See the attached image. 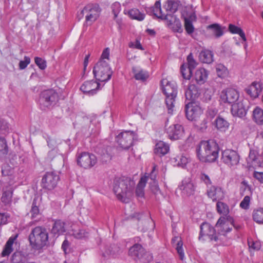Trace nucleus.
<instances>
[{
    "label": "nucleus",
    "mask_w": 263,
    "mask_h": 263,
    "mask_svg": "<svg viewBox=\"0 0 263 263\" xmlns=\"http://www.w3.org/2000/svg\"><path fill=\"white\" fill-rule=\"evenodd\" d=\"M135 185V182L130 178H116L114 181L113 190L118 199L126 202V200L132 196Z\"/></svg>",
    "instance_id": "f257e3e1"
},
{
    "label": "nucleus",
    "mask_w": 263,
    "mask_h": 263,
    "mask_svg": "<svg viewBox=\"0 0 263 263\" xmlns=\"http://www.w3.org/2000/svg\"><path fill=\"white\" fill-rule=\"evenodd\" d=\"M161 85L163 92L165 95V103L168 112L172 114L175 106V98L177 94L176 84L173 81L163 79L161 81Z\"/></svg>",
    "instance_id": "f03ea898"
},
{
    "label": "nucleus",
    "mask_w": 263,
    "mask_h": 263,
    "mask_svg": "<svg viewBox=\"0 0 263 263\" xmlns=\"http://www.w3.org/2000/svg\"><path fill=\"white\" fill-rule=\"evenodd\" d=\"M200 232L199 236V240L210 241L215 243V245H221L224 241V234L216 233L212 226L208 222H203L200 227Z\"/></svg>",
    "instance_id": "7ed1b4c3"
},
{
    "label": "nucleus",
    "mask_w": 263,
    "mask_h": 263,
    "mask_svg": "<svg viewBox=\"0 0 263 263\" xmlns=\"http://www.w3.org/2000/svg\"><path fill=\"white\" fill-rule=\"evenodd\" d=\"M29 240L33 248L41 249L48 243V234L46 229L42 227H36L29 234Z\"/></svg>",
    "instance_id": "20e7f679"
},
{
    "label": "nucleus",
    "mask_w": 263,
    "mask_h": 263,
    "mask_svg": "<svg viewBox=\"0 0 263 263\" xmlns=\"http://www.w3.org/2000/svg\"><path fill=\"white\" fill-rule=\"evenodd\" d=\"M101 12V9L98 4L90 3L83 8L78 17L81 19L84 16L86 23L91 25L99 17Z\"/></svg>",
    "instance_id": "39448f33"
},
{
    "label": "nucleus",
    "mask_w": 263,
    "mask_h": 263,
    "mask_svg": "<svg viewBox=\"0 0 263 263\" xmlns=\"http://www.w3.org/2000/svg\"><path fill=\"white\" fill-rule=\"evenodd\" d=\"M112 71L107 62L100 60L93 69V73L96 80L100 82L108 81L111 78Z\"/></svg>",
    "instance_id": "423d86ee"
},
{
    "label": "nucleus",
    "mask_w": 263,
    "mask_h": 263,
    "mask_svg": "<svg viewBox=\"0 0 263 263\" xmlns=\"http://www.w3.org/2000/svg\"><path fill=\"white\" fill-rule=\"evenodd\" d=\"M58 100V95L53 89L43 91L39 99V103L42 109L49 107L55 104Z\"/></svg>",
    "instance_id": "0eeeda50"
},
{
    "label": "nucleus",
    "mask_w": 263,
    "mask_h": 263,
    "mask_svg": "<svg viewBox=\"0 0 263 263\" xmlns=\"http://www.w3.org/2000/svg\"><path fill=\"white\" fill-rule=\"evenodd\" d=\"M60 180L58 175L53 172L46 173L41 180V186L48 191L53 190L57 185Z\"/></svg>",
    "instance_id": "6e6552de"
},
{
    "label": "nucleus",
    "mask_w": 263,
    "mask_h": 263,
    "mask_svg": "<svg viewBox=\"0 0 263 263\" xmlns=\"http://www.w3.org/2000/svg\"><path fill=\"white\" fill-rule=\"evenodd\" d=\"M136 137L134 132L125 131L121 133L116 137V141L121 147L127 149L133 145Z\"/></svg>",
    "instance_id": "1a4fd4ad"
},
{
    "label": "nucleus",
    "mask_w": 263,
    "mask_h": 263,
    "mask_svg": "<svg viewBox=\"0 0 263 263\" xmlns=\"http://www.w3.org/2000/svg\"><path fill=\"white\" fill-rule=\"evenodd\" d=\"M221 160L229 167L234 168L239 163L240 156L235 151L226 149L222 152Z\"/></svg>",
    "instance_id": "9d476101"
},
{
    "label": "nucleus",
    "mask_w": 263,
    "mask_h": 263,
    "mask_svg": "<svg viewBox=\"0 0 263 263\" xmlns=\"http://www.w3.org/2000/svg\"><path fill=\"white\" fill-rule=\"evenodd\" d=\"M202 113L203 111L197 103L190 102L186 104L185 114L188 120L196 121Z\"/></svg>",
    "instance_id": "9b49d317"
},
{
    "label": "nucleus",
    "mask_w": 263,
    "mask_h": 263,
    "mask_svg": "<svg viewBox=\"0 0 263 263\" xmlns=\"http://www.w3.org/2000/svg\"><path fill=\"white\" fill-rule=\"evenodd\" d=\"M97 162L96 156L88 153H82L77 159L78 165L84 168H89L93 166Z\"/></svg>",
    "instance_id": "f8f14e48"
},
{
    "label": "nucleus",
    "mask_w": 263,
    "mask_h": 263,
    "mask_svg": "<svg viewBox=\"0 0 263 263\" xmlns=\"http://www.w3.org/2000/svg\"><path fill=\"white\" fill-rule=\"evenodd\" d=\"M165 130L168 138L172 140L181 139L184 135L183 128L180 124H173L168 126L166 123Z\"/></svg>",
    "instance_id": "ddd939ff"
},
{
    "label": "nucleus",
    "mask_w": 263,
    "mask_h": 263,
    "mask_svg": "<svg viewBox=\"0 0 263 263\" xmlns=\"http://www.w3.org/2000/svg\"><path fill=\"white\" fill-rule=\"evenodd\" d=\"M187 67L183 64L180 68L181 72L184 79L189 80L192 74L193 70L196 67L197 63L194 59L192 53H190L187 57Z\"/></svg>",
    "instance_id": "4468645a"
},
{
    "label": "nucleus",
    "mask_w": 263,
    "mask_h": 263,
    "mask_svg": "<svg viewBox=\"0 0 263 263\" xmlns=\"http://www.w3.org/2000/svg\"><path fill=\"white\" fill-rule=\"evenodd\" d=\"M239 94L233 88L223 90L220 93V99L224 103L233 104L239 100Z\"/></svg>",
    "instance_id": "2eb2a0df"
},
{
    "label": "nucleus",
    "mask_w": 263,
    "mask_h": 263,
    "mask_svg": "<svg viewBox=\"0 0 263 263\" xmlns=\"http://www.w3.org/2000/svg\"><path fill=\"white\" fill-rule=\"evenodd\" d=\"M246 102V101L239 100L232 104L231 110L232 115L240 118L245 116L248 109L245 105Z\"/></svg>",
    "instance_id": "dca6fc26"
},
{
    "label": "nucleus",
    "mask_w": 263,
    "mask_h": 263,
    "mask_svg": "<svg viewBox=\"0 0 263 263\" xmlns=\"http://www.w3.org/2000/svg\"><path fill=\"white\" fill-rule=\"evenodd\" d=\"M219 147L213 141H209L205 162H214L218 158Z\"/></svg>",
    "instance_id": "f3484780"
},
{
    "label": "nucleus",
    "mask_w": 263,
    "mask_h": 263,
    "mask_svg": "<svg viewBox=\"0 0 263 263\" xmlns=\"http://www.w3.org/2000/svg\"><path fill=\"white\" fill-rule=\"evenodd\" d=\"M100 89V84L96 81H85L81 86V90L84 93L89 95L95 94Z\"/></svg>",
    "instance_id": "a211bd4d"
},
{
    "label": "nucleus",
    "mask_w": 263,
    "mask_h": 263,
    "mask_svg": "<svg viewBox=\"0 0 263 263\" xmlns=\"http://www.w3.org/2000/svg\"><path fill=\"white\" fill-rule=\"evenodd\" d=\"M179 187L185 196H191L194 194L195 191V186L190 178H184Z\"/></svg>",
    "instance_id": "6ab92c4d"
},
{
    "label": "nucleus",
    "mask_w": 263,
    "mask_h": 263,
    "mask_svg": "<svg viewBox=\"0 0 263 263\" xmlns=\"http://www.w3.org/2000/svg\"><path fill=\"white\" fill-rule=\"evenodd\" d=\"M146 12L149 15H153L158 18L166 20L168 13L163 12L161 8V4L159 1L156 2L154 6L147 8Z\"/></svg>",
    "instance_id": "aec40b11"
},
{
    "label": "nucleus",
    "mask_w": 263,
    "mask_h": 263,
    "mask_svg": "<svg viewBox=\"0 0 263 263\" xmlns=\"http://www.w3.org/2000/svg\"><path fill=\"white\" fill-rule=\"evenodd\" d=\"M208 196L213 201L222 200L224 196L220 187L211 185L207 190Z\"/></svg>",
    "instance_id": "412c9836"
},
{
    "label": "nucleus",
    "mask_w": 263,
    "mask_h": 263,
    "mask_svg": "<svg viewBox=\"0 0 263 263\" xmlns=\"http://www.w3.org/2000/svg\"><path fill=\"white\" fill-rule=\"evenodd\" d=\"M230 221L228 220L225 217H221L217 221L216 224V227L218 228V233L220 234H223L224 237V240L226 238V233L229 232L232 230V228H230L228 226V222ZM232 221L231 222L232 223Z\"/></svg>",
    "instance_id": "4be33fe9"
},
{
    "label": "nucleus",
    "mask_w": 263,
    "mask_h": 263,
    "mask_svg": "<svg viewBox=\"0 0 263 263\" xmlns=\"http://www.w3.org/2000/svg\"><path fill=\"white\" fill-rule=\"evenodd\" d=\"M209 141H201L196 147L197 156L200 161L205 162Z\"/></svg>",
    "instance_id": "5701e85b"
},
{
    "label": "nucleus",
    "mask_w": 263,
    "mask_h": 263,
    "mask_svg": "<svg viewBox=\"0 0 263 263\" xmlns=\"http://www.w3.org/2000/svg\"><path fill=\"white\" fill-rule=\"evenodd\" d=\"M262 91L261 84L259 82H253L246 89V92L252 98H257Z\"/></svg>",
    "instance_id": "b1692460"
},
{
    "label": "nucleus",
    "mask_w": 263,
    "mask_h": 263,
    "mask_svg": "<svg viewBox=\"0 0 263 263\" xmlns=\"http://www.w3.org/2000/svg\"><path fill=\"white\" fill-rule=\"evenodd\" d=\"M248 167L250 168H256L260 166V161L258 159V155L256 151L250 150L249 156L247 158Z\"/></svg>",
    "instance_id": "393cba45"
},
{
    "label": "nucleus",
    "mask_w": 263,
    "mask_h": 263,
    "mask_svg": "<svg viewBox=\"0 0 263 263\" xmlns=\"http://www.w3.org/2000/svg\"><path fill=\"white\" fill-rule=\"evenodd\" d=\"M199 90L194 84H190L185 93L186 99L190 102H194V101L199 97Z\"/></svg>",
    "instance_id": "a878e982"
},
{
    "label": "nucleus",
    "mask_w": 263,
    "mask_h": 263,
    "mask_svg": "<svg viewBox=\"0 0 263 263\" xmlns=\"http://www.w3.org/2000/svg\"><path fill=\"white\" fill-rule=\"evenodd\" d=\"M172 242L174 246H176V250H177L180 259L183 260L185 258V255L182 247L183 242L181 238L178 236L174 237L172 238Z\"/></svg>",
    "instance_id": "bb28decb"
},
{
    "label": "nucleus",
    "mask_w": 263,
    "mask_h": 263,
    "mask_svg": "<svg viewBox=\"0 0 263 263\" xmlns=\"http://www.w3.org/2000/svg\"><path fill=\"white\" fill-rule=\"evenodd\" d=\"M180 5V2L178 0H168L164 5V7L166 9V13L168 15L176 12Z\"/></svg>",
    "instance_id": "cd10ccee"
},
{
    "label": "nucleus",
    "mask_w": 263,
    "mask_h": 263,
    "mask_svg": "<svg viewBox=\"0 0 263 263\" xmlns=\"http://www.w3.org/2000/svg\"><path fill=\"white\" fill-rule=\"evenodd\" d=\"M216 208L217 212L219 214L222 215L223 217L225 216L228 220H229L230 222L232 221V218L229 215L230 212L229 208L227 204L222 202L218 201L216 204Z\"/></svg>",
    "instance_id": "c85d7f7f"
},
{
    "label": "nucleus",
    "mask_w": 263,
    "mask_h": 263,
    "mask_svg": "<svg viewBox=\"0 0 263 263\" xmlns=\"http://www.w3.org/2000/svg\"><path fill=\"white\" fill-rule=\"evenodd\" d=\"M17 236L18 235L16 234L11 236L9 238L2 252V256L3 257L8 256L12 252V246L13 243L15 242Z\"/></svg>",
    "instance_id": "c756f323"
},
{
    "label": "nucleus",
    "mask_w": 263,
    "mask_h": 263,
    "mask_svg": "<svg viewBox=\"0 0 263 263\" xmlns=\"http://www.w3.org/2000/svg\"><path fill=\"white\" fill-rule=\"evenodd\" d=\"M207 71L202 68L198 69L195 73V79L199 84H203L208 78Z\"/></svg>",
    "instance_id": "7c9ffc66"
},
{
    "label": "nucleus",
    "mask_w": 263,
    "mask_h": 263,
    "mask_svg": "<svg viewBox=\"0 0 263 263\" xmlns=\"http://www.w3.org/2000/svg\"><path fill=\"white\" fill-rule=\"evenodd\" d=\"M143 251L144 248L140 245L136 244L130 248L129 254L134 259L138 260Z\"/></svg>",
    "instance_id": "2f4dec72"
},
{
    "label": "nucleus",
    "mask_w": 263,
    "mask_h": 263,
    "mask_svg": "<svg viewBox=\"0 0 263 263\" xmlns=\"http://www.w3.org/2000/svg\"><path fill=\"white\" fill-rule=\"evenodd\" d=\"M125 14H128V16L132 18L138 20L139 21H143L145 17V14L140 12L138 9L133 8L129 10H124Z\"/></svg>",
    "instance_id": "473e14b6"
},
{
    "label": "nucleus",
    "mask_w": 263,
    "mask_h": 263,
    "mask_svg": "<svg viewBox=\"0 0 263 263\" xmlns=\"http://www.w3.org/2000/svg\"><path fill=\"white\" fill-rule=\"evenodd\" d=\"M169 149L168 144L160 141L156 144L155 153L156 154L163 156L168 153Z\"/></svg>",
    "instance_id": "72a5a7b5"
},
{
    "label": "nucleus",
    "mask_w": 263,
    "mask_h": 263,
    "mask_svg": "<svg viewBox=\"0 0 263 263\" xmlns=\"http://www.w3.org/2000/svg\"><path fill=\"white\" fill-rule=\"evenodd\" d=\"M100 159L103 163H107L109 162L112 158V148L110 146H107L102 150L100 153Z\"/></svg>",
    "instance_id": "f704fd0d"
},
{
    "label": "nucleus",
    "mask_w": 263,
    "mask_h": 263,
    "mask_svg": "<svg viewBox=\"0 0 263 263\" xmlns=\"http://www.w3.org/2000/svg\"><path fill=\"white\" fill-rule=\"evenodd\" d=\"M133 72L134 73L135 79L137 80L143 81L146 80L148 77V74L146 71L138 67H134L133 68Z\"/></svg>",
    "instance_id": "c9c22d12"
},
{
    "label": "nucleus",
    "mask_w": 263,
    "mask_h": 263,
    "mask_svg": "<svg viewBox=\"0 0 263 263\" xmlns=\"http://www.w3.org/2000/svg\"><path fill=\"white\" fill-rule=\"evenodd\" d=\"M65 223L61 220H57L54 222L51 230V233L58 235L63 234L65 231Z\"/></svg>",
    "instance_id": "e433bc0d"
},
{
    "label": "nucleus",
    "mask_w": 263,
    "mask_h": 263,
    "mask_svg": "<svg viewBox=\"0 0 263 263\" xmlns=\"http://www.w3.org/2000/svg\"><path fill=\"white\" fill-rule=\"evenodd\" d=\"M199 59L202 63L209 64L213 62L212 52L208 50L202 51L199 54Z\"/></svg>",
    "instance_id": "4c0bfd02"
},
{
    "label": "nucleus",
    "mask_w": 263,
    "mask_h": 263,
    "mask_svg": "<svg viewBox=\"0 0 263 263\" xmlns=\"http://www.w3.org/2000/svg\"><path fill=\"white\" fill-rule=\"evenodd\" d=\"M147 181V176H144L141 178L136 189V194L139 197H143L144 195V188Z\"/></svg>",
    "instance_id": "58836bf2"
},
{
    "label": "nucleus",
    "mask_w": 263,
    "mask_h": 263,
    "mask_svg": "<svg viewBox=\"0 0 263 263\" xmlns=\"http://www.w3.org/2000/svg\"><path fill=\"white\" fill-rule=\"evenodd\" d=\"M253 220L258 224H263V208L254 209L252 212Z\"/></svg>",
    "instance_id": "ea45409f"
},
{
    "label": "nucleus",
    "mask_w": 263,
    "mask_h": 263,
    "mask_svg": "<svg viewBox=\"0 0 263 263\" xmlns=\"http://www.w3.org/2000/svg\"><path fill=\"white\" fill-rule=\"evenodd\" d=\"M253 117L257 124H263V110L262 109L256 107L253 110Z\"/></svg>",
    "instance_id": "a19ab883"
},
{
    "label": "nucleus",
    "mask_w": 263,
    "mask_h": 263,
    "mask_svg": "<svg viewBox=\"0 0 263 263\" xmlns=\"http://www.w3.org/2000/svg\"><path fill=\"white\" fill-rule=\"evenodd\" d=\"M216 127L221 130L225 131L228 128L229 123L224 119L221 117H218L215 121Z\"/></svg>",
    "instance_id": "79ce46f5"
},
{
    "label": "nucleus",
    "mask_w": 263,
    "mask_h": 263,
    "mask_svg": "<svg viewBox=\"0 0 263 263\" xmlns=\"http://www.w3.org/2000/svg\"><path fill=\"white\" fill-rule=\"evenodd\" d=\"M12 197V190L10 187L3 192L1 200L5 204H8L11 203Z\"/></svg>",
    "instance_id": "37998d69"
},
{
    "label": "nucleus",
    "mask_w": 263,
    "mask_h": 263,
    "mask_svg": "<svg viewBox=\"0 0 263 263\" xmlns=\"http://www.w3.org/2000/svg\"><path fill=\"white\" fill-rule=\"evenodd\" d=\"M229 29L231 33L239 34L243 41H246L247 39L245 33L240 28L234 25L230 24Z\"/></svg>",
    "instance_id": "c03bdc74"
},
{
    "label": "nucleus",
    "mask_w": 263,
    "mask_h": 263,
    "mask_svg": "<svg viewBox=\"0 0 263 263\" xmlns=\"http://www.w3.org/2000/svg\"><path fill=\"white\" fill-rule=\"evenodd\" d=\"M208 28L212 30L213 33L216 37H219L223 35V30L220 26L217 24L209 25Z\"/></svg>",
    "instance_id": "a18cd8bd"
},
{
    "label": "nucleus",
    "mask_w": 263,
    "mask_h": 263,
    "mask_svg": "<svg viewBox=\"0 0 263 263\" xmlns=\"http://www.w3.org/2000/svg\"><path fill=\"white\" fill-rule=\"evenodd\" d=\"M216 71L219 77L224 78L228 75L227 68L222 64H219L216 66Z\"/></svg>",
    "instance_id": "49530a36"
},
{
    "label": "nucleus",
    "mask_w": 263,
    "mask_h": 263,
    "mask_svg": "<svg viewBox=\"0 0 263 263\" xmlns=\"http://www.w3.org/2000/svg\"><path fill=\"white\" fill-rule=\"evenodd\" d=\"M174 159L175 160L176 165L182 167H184L188 162L187 158L182 155L178 156L174 158Z\"/></svg>",
    "instance_id": "de8ad7c7"
},
{
    "label": "nucleus",
    "mask_w": 263,
    "mask_h": 263,
    "mask_svg": "<svg viewBox=\"0 0 263 263\" xmlns=\"http://www.w3.org/2000/svg\"><path fill=\"white\" fill-rule=\"evenodd\" d=\"M2 173L3 176H11L14 173V169L8 164L5 163L2 166Z\"/></svg>",
    "instance_id": "09e8293b"
},
{
    "label": "nucleus",
    "mask_w": 263,
    "mask_h": 263,
    "mask_svg": "<svg viewBox=\"0 0 263 263\" xmlns=\"http://www.w3.org/2000/svg\"><path fill=\"white\" fill-rule=\"evenodd\" d=\"M8 147L6 140L4 138H0V156H4L7 154Z\"/></svg>",
    "instance_id": "8fccbe9b"
},
{
    "label": "nucleus",
    "mask_w": 263,
    "mask_h": 263,
    "mask_svg": "<svg viewBox=\"0 0 263 263\" xmlns=\"http://www.w3.org/2000/svg\"><path fill=\"white\" fill-rule=\"evenodd\" d=\"M153 259V256L148 252H146L144 249V251L141 253V256L138 260H139L143 263H148L150 262Z\"/></svg>",
    "instance_id": "3c124183"
},
{
    "label": "nucleus",
    "mask_w": 263,
    "mask_h": 263,
    "mask_svg": "<svg viewBox=\"0 0 263 263\" xmlns=\"http://www.w3.org/2000/svg\"><path fill=\"white\" fill-rule=\"evenodd\" d=\"M208 121L206 118H204L200 122L196 123L195 126L197 129L201 132H204L206 130L208 127Z\"/></svg>",
    "instance_id": "603ef678"
},
{
    "label": "nucleus",
    "mask_w": 263,
    "mask_h": 263,
    "mask_svg": "<svg viewBox=\"0 0 263 263\" xmlns=\"http://www.w3.org/2000/svg\"><path fill=\"white\" fill-rule=\"evenodd\" d=\"M72 235L77 239H82L87 237L88 233L84 230H73Z\"/></svg>",
    "instance_id": "864d4df0"
},
{
    "label": "nucleus",
    "mask_w": 263,
    "mask_h": 263,
    "mask_svg": "<svg viewBox=\"0 0 263 263\" xmlns=\"http://www.w3.org/2000/svg\"><path fill=\"white\" fill-rule=\"evenodd\" d=\"M184 20L185 30L188 34L192 33L194 30V28L192 24V22H191V20L186 17H184Z\"/></svg>",
    "instance_id": "5fc2aeb1"
},
{
    "label": "nucleus",
    "mask_w": 263,
    "mask_h": 263,
    "mask_svg": "<svg viewBox=\"0 0 263 263\" xmlns=\"http://www.w3.org/2000/svg\"><path fill=\"white\" fill-rule=\"evenodd\" d=\"M250 200L249 196H246L240 203V207L244 210L248 209L250 206Z\"/></svg>",
    "instance_id": "6e6d98bb"
},
{
    "label": "nucleus",
    "mask_w": 263,
    "mask_h": 263,
    "mask_svg": "<svg viewBox=\"0 0 263 263\" xmlns=\"http://www.w3.org/2000/svg\"><path fill=\"white\" fill-rule=\"evenodd\" d=\"M112 12L114 15V18L118 16V14L121 11V5L118 2H115L111 5Z\"/></svg>",
    "instance_id": "4d7b16f0"
},
{
    "label": "nucleus",
    "mask_w": 263,
    "mask_h": 263,
    "mask_svg": "<svg viewBox=\"0 0 263 263\" xmlns=\"http://www.w3.org/2000/svg\"><path fill=\"white\" fill-rule=\"evenodd\" d=\"M34 61L35 64L41 69L44 70L46 68L47 65L45 60L39 57H35Z\"/></svg>",
    "instance_id": "13d9d810"
},
{
    "label": "nucleus",
    "mask_w": 263,
    "mask_h": 263,
    "mask_svg": "<svg viewBox=\"0 0 263 263\" xmlns=\"http://www.w3.org/2000/svg\"><path fill=\"white\" fill-rule=\"evenodd\" d=\"M173 29L176 32H181L182 30L181 23L179 19L175 18L174 23H172Z\"/></svg>",
    "instance_id": "bf43d9fd"
},
{
    "label": "nucleus",
    "mask_w": 263,
    "mask_h": 263,
    "mask_svg": "<svg viewBox=\"0 0 263 263\" xmlns=\"http://www.w3.org/2000/svg\"><path fill=\"white\" fill-rule=\"evenodd\" d=\"M30 63V58L25 56L24 60L21 61L19 63V68L21 70L25 69Z\"/></svg>",
    "instance_id": "052dcab7"
},
{
    "label": "nucleus",
    "mask_w": 263,
    "mask_h": 263,
    "mask_svg": "<svg viewBox=\"0 0 263 263\" xmlns=\"http://www.w3.org/2000/svg\"><path fill=\"white\" fill-rule=\"evenodd\" d=\"M201 180L204 182L209 188L212 185V182L209 176L205 174H201L200 175Z\"/></svg>",
    "instance_id": "680f3d73"
},
{
    "label": "nucleus",
    "mask_w": 263,
    "mask_h": 263,
    "mask_svg": "<svg viewBox=\"0 0 263 263\" xmlns=\"http://www.w3.org/2000/svg\"><path fill=\"white\" fill-rule=\"evenodd\" d=\"M32 218H35L39 214V209L37 206L35 205V200H33L32 208L30 211Z\"/></svg>",
    "instance_id": "e2e57ef3"
},
{
    "label": "nucleus",
    "mask_w": 263,
    "mask_h": 263,
    "mask_svg": "<svg viewBox=\"0 0 263 263\" xmlns=\"http://www.w3.org/2000/svg\"><path fill=\"white\" fill-rule=\"evenodd\" d=\"M156 166L154 165L153 167V170L151 171L150 174L149 175V176L147 177V179L149 178L151 179V180L153 181V182H156V177H157V173L156 171Z\"/></svg>",
    "instance_id": "0e129e2a"
},
{
    "label": "nucleus",
    "mask_w": 263,
    "mask_h": 263,
    "mask_svg": "<svg viewBox=\"0 0 263 263\" xmlns=\"http://www.w3.org/2000/svg\"><path fill=\"white\" fill-rule=\"evenodd\" d=\"M150 184L151 189L155 194H158L159 193H160V191L157 182H153V184L152 182H150Z\"/></svg>",
    "instance_id": "69168bd1"
},
{
    "label": "nucleus",
    "mask_w": 263,
    "mask_h": 263,
    "mask_svg": "<svg viewBox=\"0 0 263 263\" xmlns=\"http://www.w3.org/2000/svg\"><path fill=\"white\" fill-rule=\"evenodd\" d=\"M9 129V124L4 119H0V129L6 131Z\"/></svg>",
    "instance_id": "338daca9"
},
{
    "label": "nucleus",
    "mask_w": 263,
    "mask_h": 263,
    "mask_svg": "<svg viewBox=\"0 0 263 263\" xmlns=\"http://www.w3.org/2000/svg\"><path fill=\"white\" fill-rule=\"evenodd\" d=\"M217 114V110L215 108H210L207 111V116L213 118Z\"/></svg>",
    "instance_id": "774afa93"
}]
</instances>
